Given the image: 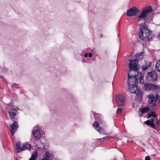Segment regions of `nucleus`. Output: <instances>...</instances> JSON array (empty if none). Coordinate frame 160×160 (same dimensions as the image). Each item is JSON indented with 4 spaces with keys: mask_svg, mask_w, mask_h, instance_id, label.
Here are the masks:
<instances>
[{
    "mask_svg": "<svg viewBox=\"0 0 160 160\" xmlns=\"http://www.w3.org/2000/svg\"><path fill=\"white\" fill-rule=\"evenodd\" d=\"M88 56V53H86L84 55V56L85 58H87V57Z\"/></svg>",
    "mask_w": 160,
    "mask_h": 160,
    "instance_id": "31",
    "label": "nucleus"
},
{
    "mask_svg": "<svg viewBox=\"0 0 160 160\" xmlns=\"http://www.w3.org/2000/svg\"><path fill=\"white\" fill-rule=\"evenodd\" d=\"M158 37H159V39H160V33L158 35Z\"/></svg>",
    "mask_w": 160,
    "mask_h": 160,
    "instance_id": "32",
    "label": "nucleus"
},
{
    "mask_svg": "<svg viewBox=\"0 0 160 160\" xmlns=\"http://www.w3.org/2000/svg\"><path fill=\"white\" fill-rule=\"evenodd\" d=\"M135 77L136 79L137 82L139 81L140 83L142 84L144 82L143 79V73L140 72H138L137 75L134 76Z\"/></svg>",
    "mask_w": 160,
    "mask_h": 160,
    "instance_id": "8",
    "label": "nucleus"
},
{
    "mask_svg": "<svg viewBox=\"0 0 160 160\" xmlns=\"http://www.w3.org/2000/svg\"><path fill=\"white\" fill-rule=\"evenodd\" d=\"M152 17H151V18H150V19H151V20L152 19Z\"/></svg>",
    "mask_w": 160,
    "mask_h": 160,
    "instance_id": "34",
    "label": "nucleus"
},
{
    "mask_svg": "<svg viewBox=\"0 0 160 160\" xmlns=\"http://www.w3.org/2000/svg\"><path fill=\"white\" fill-rule=\"evenodd\" d=\"M150 108L148 107H146L144 108H140L139 110V112L140 114H142L148 112Z\"/></svg>",
    "mask_w": 160,
    "mask_h": 160,
    "instance_id": "16",
    "label": "nucleus"
},
{
    "mask_svg": "<svg viewBox=\"0 0 160 160\" xmlns=\"http://www.w3.org/2000/svg\"><path fill=\"white\" fill-rule=\"evenodd\" d=\"M159 97L160 96L158 95H156L154 96L152 94H150L148 96V102L150 103L155 102L159 99Z\"/></svg>",
    "mask_w": 160,
    "mask_h": 160,
    "instance_id": "9",
    "label": "nucleus"
},
{
    "mask_svg": "<svg viewBox=\"0 0 160 160\" xmlns=\"http://www.w3.org/2000/svg\"><path fill=\"white\" fill-rule=\"evenodd\" d=\"M158 76L155 70L148 72L147 75V78L149 81H155L157 80Z\"/></svg>",
    "mask_w": 160,
    "mask_h": 160,
    "instance_id": "4",
    "label": "nucleus"
},
{
    "mask_svg": "<svg viewBox=\"0 0 160 160\" xmlns=\"http://www.w3.org/2000/svg\"><path fill=\"white\" fill-rule=\"evenodd\" d=\"M155 122H156V123L157 125H159L160 124V122L158 119V118H156L154 119Z\"/></svg>",
    "mask_w": 160,
    "mask_h": 160,
    "instance_id": "27",
    "label": "nucleus"
},
{
    "mask_svg": "<svg viewBox=\"0 0 160 160\" xmlns=\"http://www.w3.org/2000/svg\"><path fill=\"white\" fill-rule=\"evenodd\" d=\"M139 10L135 7L130 8L127 12V15L129 16H132L136 15L138 13Z\"/></svg>",
    "mask_w": 160,
    "mask_h": 160,
    "instance_id": "6",
    "label": "nucleus"
},
{
    "mask_svg": "<svg viewBox=\"0 0 160 160\" xmlns=\"http://www.w3.org/2000/svg\"><path fill=\"white\" fill-rule=\"evenodd\" d=\"M130 91L132 93H134L138 90L136 85L129 86Z\"/></svg>",
    "mask_w": 160,
    "mask_h": 160,
    "instance_id": "14",
    "label": "nucleus"
},
{
    "mask_svg": "<svg viewBox=\"0 0 160 160\" xmlns=\"http://www.w3.org/2000/svg\"><path fill=\"white\" fill-rule=\"evenodd\" d=\"M153 10L151 6L146 7L143 8L139 15L138 17L137 22L140 26L142 24L139 22L143 20H147L148 16L152 12Z\"/></svg>",
    "mask_w": 160,
    "mask_h": 160,
    "instance_id": "2",
    "label": "nucleus"
},
{
    "mask_svg": "<svg viewBox=\"0 0 160 160\" xmlns=\"http://www.w3.org/2000/svg\"><path fill=\"white\" fill-rule=\"evenodd\" d=\"M143 52H140L137 54L136 55L137 59L139 61L142 60L143 58Z\"/></svg>",
    "mask_w": 160,
    "mask_h": 160,
    "instance_id": "21",
    "label": "nucleus"
},
{
    "mask_svg": "<svg viewBox=\"0 0 160 160\" xmlns=\"http://www.w3.org/2000/svg\"><path fill=\"white\" fill-rule=\"evenodd\" d=\"M116 102L118 106H123L125 102L124 97L122 95H117L116 98Z\"/></svg>",
    "mask_w": 160,
    "mask_h": 160,
    "instance_id": "5",
    "label": "nucleus"
},
{
    "mask_svg": "<svg viewBox=\"0 0 160 160\" xmlns=\"http://www.w3.org/2000/svg\"><path fill=\"white\" fill-rule=\"evenodd\" d=\"M144 86L145 89L146 90H155L160 88L159 86L148 83L145 84Z\"/></svg>",
    "mask_w": 160,
    "mask_h": 160,
    "instance_id": "7",
    "label": "nucleus"
},
{
    "mask_svg": "<svg viewBox=\"0 0 160 160\" xmlns=\"http://www.w3.org/2000/svg\"><path fill=\"white\" fill-rule=\"evenodd\" d=\"M23 148L24 150L26 149H29V150H30L31 147L29 144L25 143L23 144Z\"/></svg>",
    "mask_w": 160,
    "mask_h": 160,
    "instance_id": "23",
    "label": "nucleus"
},
{
    "mask_svg": "<svg viewBox=\"0 0 160 160\" xmlns=\"http://www.w3.org/2000/svg\"><path fill=\"white\" fill-rule=\"evenodd\" d=\"M150 158L149 156H147L145 158V160H150Z\"/></svg>",
    "mask_w": 160,
    "mask_h": 160,
    "instance_id": "29",
    "label": "nucleus"
},
{
    "mask_svg": "<svg viewBox=\"0 0 160 160\" xmlns=\"http://www.w3.org/2000/svg\"><path fill=\"white\" fill-rule=\"evenodd\" d=\"M139 34L140 38L143 40L148 41L153 39L152 32L146 27H143L140 29Z\"/></svg>",
    "mask_w": 160,
    "mask_h": 160,
    "instance_id": "3",
    "label": "nucleus"
},
{
    "mask_svg": "<svg viewBox=\"0 0 160 160\" xmlns=\"http://www.w3.org/2000/svg\"><path fill=\"white\" fill-rule=\"evenodd\" d=\"M151 66V62H148L147 63H145L142 66V68L143 70L144 71L148 69Z\"/></svg>",
    "mask_w": 160,
    "mask_h": 160,
    "instance_id": "20",
    "label": "nucleus"
},
{
    "mask_svg": "<svg viewBox=\"0 0 160 160\" xmlns=\"http://www.w3.org/2000/svg\"><path fill=\"white\" fill-rule=\"evenodd\" d=\"M17 147V149L16 150L15 152H19L22 150H24L23 146L22 147L20 143H18L16 145Z\"/></svg>",
    "mask_w": 160,
    "mask_h": 160,
    "instance_id": "18",
    "label": "nucleus"
},
{
    "mask_svg": "<svg viewBox=\"0 0 160 160\" xmlns=\"http://www.w3.org/2000/svg\"><path fill=\"white\" fill-rule=\"evenodd\" d=\"M88 56L89 58H91L92 56V54L91 53H88Z\"/></svg>",
    "mask_w": 160,
    "mask_h": 160,
    "instance_id": "30",
    "label": "nucleus"
},
{
    "mask_svg": "<svg viewBox=\"0 0 160 160\" xmlns=\"http://www.w3.org/2000/svg\"><path fill=\"white\" fill-rule=\"evenodd\" d=\"M122 109L121 108H118L117 110V113L120 114L122 112Z\"/></svg>",
    "mask_w": 160,
    "mask_h": 160,
    "instance_id": "28",
    "label": "nucleus"
},
{
    "mask_svg": "<svg viewBox=\"0 0 160 160\" xmlns=\"http://www.w3.org/2000/svg\"><path fill=\"white\" fill-rule=\"evenodd\" d=\"M136 92L137 98L138 99V100L140 101L142 98V91L140 89H138Z\"/></svg>",
    "mask_w": 160,
    "mask_h": 160,
    "instance_id": "19",
    "label": "nucleus"
},
{
    "mask_svg": "<svg viewBox=\"0 0 160 160\" xmlns=\"http://www.w3.org/2000/svg\"><path fill=\"white\" fill-rule=\"evenodd\" d=\"M155 67L157 70L160 72V60L156 63Z\"/></svg>",
    "mask_w": 160,
    "mask_h": 160,
    "instance_id": "24",
    "label": "nucleus"
},
{
    "mask_svg": "<svg viewBox=\"0 0 160 160\" xmlns=\"http://www.w3.org/2000/svg\"><path fill=\"white\" fill-rule=\"evenodd\" d=\"M93 125L100 133L103 134H104L103 129L102 128L99 127L98 123L96 121L94 122Z\"/></svg>",
    "mask_w": 160,
    "mask_h": 160,
    "instance_id": "10",
    "label": "nucleus"
},
{
    "mask_svg": "<svg viewBox=\"0 0 160 160\" xmlns=\"http://www.w3.org/2000/svg\"><path fill=\"white\" fill-rule=\"evenodd\" d=\"M109 137L108 136H107L106 138H108Z\"/></svg>",
    "mask_w": 160,
    "mask_h": 160,
    "instance_id": "33",
    "label": "nucleus"
},
{
    "mask_svg": "<svg viewBox=\"0 0 160 160\" xmlns=\"http://www.w3.org/2000/svg\"><path fill=\"white\" fill-rule=\"evenodd\" d=\"M145 122L147 125L150 126L154 128H155V126L154 123V119L151 120H148Z\"/></svg>",
    "mask_w": 160,
    "mask_h": 160,
    "instance_id": "15",
    "label": "nucleus"
},
{
    "mask_svg": "<svg viewBox=\"0 0 160 160\" xmlns=\"http://www.w3.org/2000/svg\"><path fill=\"white\" fill-rule=\"evenodd\" d=\"M52 154L48 152H46L45 153V157L41 160H51L52 159Z\"/></svg>",
    "mask_w": 160,
    "mask_h": 160,
    "instance_id": "17",
    "label": "nucleus"
},
{
    "mask_svg": "<svg viewBox=\"0 0 160 160\" xmlns=\"http://www.w3.org/2000/svg\"><path fill=\"white\" fill-rule=\"evenodd\" d=\"M17 111V110L11 108L9 111V114L10 117L12 118H14L16 117Z\"/></svg>",
    "mask_w": 160,
    "mask_h": 160,
    "instance_id": "12",
    "label": "nucleus"
},
{
    "mask_svg": "<svg viewBox=\"0 0 160 160\" xmlns=\"http://www.w3.org/2000/svg\"><path fill=\"white\" fill-rule=\"evenodd\" d=\"M18 128V126L16 122H14L11 125L10 131L11 134L12 135H14Z\"/></svg>",
    "mask_w": 160,
    "mask_h": 160,
    "instance_id": "11",
    "label": "nucleus"
},
{
    "mask_svg": "<svg viewBox=\"0 0 160 160\" xmlns=\"http://www.w3.org/2000/svg\"><path fill=\"white\" fill-rule=\"evenodd\" d=\"M32 132L34 138L37 140H39L41 136L40 131L38 130L36 131L35 130H33Z\"/></svg>",
    "mask_w": 160,
    "mask_h": 160,
    "instance_id": "13",
    "label": "nucleus"
},
{
    "mask_svg": "<svg viewBox=\"0 0 160 160\" xmlns=\"http://www.w3.org/2000/svg\"><path fill=\"white\" fill-rule=\"evenodd\" d=\"M38 155V153L37 152V151L35 152V153L31 156L29 160H35L37 157Z\"/></svg>",
    "mask_w": 160,
    "mask_h": 160,
    "instance_id": "22",
    "label": "nucleus"
},
{
    "mask_svg": "<svg viewBox=\"0 0 160 160\" xmlns=\"http://www.w3.org/2000/svg\"><path fill=\"white\" fill-rule=\"evenodd\" d=\"M130 63L128 64L129 69L128 72V82L129 86L135 85L137 82L136 79V78L132 75H129V72L132 70L134 71H138L140 68V66L138 64V62L135 59H129Z\"/></svg>",
    "mask_w": 160,
    "mask_h": 160,
    "instance_id": "1",
    "label": "nucleus"
},
{
    "mask_svg": "<svg viewBox=\"0 0 160 160\" xmlns=\"http://www.w3.org/2000/svg\"><path fill=\"white\" fill-rule=\"evenodd\" d=\"M152 104H151V106L152 107V110H156V109L157 108V107H156V103L155 102H154V103L152 102Z\"/></svg>",
    "mask_w": 160,
    "mask_h": 160,
    "instance_id": "26",
    "label": "nucleus"
},
{
    "mask_svg": "<svg viewBox=\"0 0 160 160\" xmlns=\"http://www.w3.org/2000/svg\"><path fill=\"white\" fill-rule=\"evenodd\" d=\"M151 116H153L154 117V118H157V115L155 114V113L154 112H151L150 113H149L148 115V118H150Z\"/></svg>",
    "mask_w": 160,
    "mask_h": 160,
    "instance_id": "25",
    "label": "nucleus"
}]
</instances>
